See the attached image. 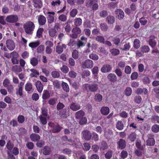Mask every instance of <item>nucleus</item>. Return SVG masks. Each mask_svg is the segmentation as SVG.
Masks as SVG:
<instances>
[{"mask_svg":"<svg viewBox=\"0 0 159 159\" xmlns=\"http://www.w3.org/2000/svg\"><path fill=\"white\" fill-rule=\"evenodd\" d=\"M35 28L34 23L31 21H28L23 25L25 32L28 34H32Z\"/></svg>","mask_w":159,"mask_h":159,"instance_id":"1","label":"nucleus"},{"mask_svg":"<svg viewBox=\"0 0 159 159\" xmlns=\"http://www.w3.org/2000/svg\"><path fill=\"white\" fill-rule=\"evenodd\" d=\"M85 6L88 7H91L93 11H96L99 7L97 1L96 0H88L85 3Z\"/></svg>","mask_w":159,"mask_h":159,"instance_id":"2","label":"nucleus"},{"mask_svg":"<svg viewBox=\"0 0 159 159\" xmlns=\"http://www.w3.org/2000/svg\"><path fill=\"white\" fill-rule=\"evenodd\" d=\"M84 89L85 90H89L91 92H95L98 89V85L95 83L85 84H84Z\"/></svg>","mask_w":159,"mask_h":159,"instance_id":"3","label":"nucleus"},{"mask_svg":"<svg viewBox=\"0 0 159 159\" xmlns=\"http://www.w3.org/2000/svg\"><path fill=\"white\" fill-rule=\"evenodd\" d=\"M48 125L52 128V132L53 133H56L60 132L63 129L58 124H55L53 123H49Z\"/></svg>","mask_w":159,"mask_h":159,"instance_id":"4","label":"nucleus"},{"mask_svg":"<svg viewBox=\"0 0 159 159\" xmlns=\"http://www.w3.org/2000/svg\"><path fill=\"white\" fill-rule=\"evenodd\" d=\"M81 31L80 28L75 27L72 29V33L70 34V37L73 39H76L78 38V34L81 33Z\"/></svg>","mask_w":159,"mask_h":159,"instance_id":"5","label":"nucleus"},{"mask_svg":"<svg viewBox=\"0 0 159 159\" xmlns=\"http://www.w3.org/2000/svg\"><path fill=\"white\" fill-rule=\"evenodd\" d=\"M18 20V18L16 15H11L8 16L6 18V21L8 23H15Z\"/></svg>","mask_w":159,"mask_h":159,"instance_id":"6","label":"nucleus"},{"mask_svg":"<svg viewBox=\"0 0 159 159\" xmlns=\"http://www.w3.org/2000/svg\"><path fill=\"white\" fill-rule=\"evenodd\" d=\"M147 137L148 139L146 141L147 145L149 146L154 145L155 144L154 135L152 134H149L148 135Z\"/></svg>","mask_w":159,"mask_h":159,"instance_id":"7","label":"nucleus"},{"mask_svg":"<svg viewBox=\"0 0 159 159\" xmlns=\"http://www.w3.org/2000/svg\"><path fill=\"white\" fill-rule=\"evenodd\" d=\"M81 135L85 140L89 141L92 138V134L89 131L85 130L83 131L81 133Z\"/></svg>","mask_w":159,"mask_h":159,"instance_id":"8","label":"nucleus"},{"mask_svg":"<svg viewBox=\"0 0 159 159\" xmlns=\"http://www.w3.org/2000/svg\"><path fill=\"white\" fill-rule=\"evenodd\" d=\"M11 61L13 64H17L19 63L18 58L19 57V54L16 51H13L11 52Z\"/></svg>","mask_w":159,"mask_h":159,"instance_id":"9","label":"nucleus"},{"mask_svg":"<svg viewBox=\"0 0 159 159\" xmlns=\"http://www.w3.org/2000/svg\"><path fill=\"white\" fill-rule=\"evenodd\" d=\"M51 94V91L47 89L44 90L43 91L42 95L43 102L49 99L52 96Z\"/></svg>","mask_w":159,"mask_h":159,"instance_id":"10","label":"nucleus"},{"mask_svg":"<svg viewBox=\"0 0 159 159\" xmlns=\"http://www.w3.org/2000/svg\"><path fill=\"white\" fill-rule=\"evenodd\" d=\"M82 65L84 67L88 69L92 68L93 65V61L90 59L86 60L82 63Z\"/></svg>","mask_w":159,"mask_h":159,"instance_id":"11","label":"nucleus"},{"mask_svg":"<svg viewBox=\"0 0 159 159\" xmlns=\"http://www.w3.org/2000/svg\"><path fill=\"white\" fill-rule=\"evenodd\" d=\"M37 17L39 25H43L45 24L46 22V19L44 16L39 15L37 16Z\"/></svg>","mask_w":159,"mask_h":159,"instance_id":"12","label":"nucleus"},{"mask_svg":"<svg viewBox=\"0 0 159 159\" xmlns=\"http://www.w3.org/2000/svg\"><path fill=\"white\" fill-rule=\"evenodd\" d=\"M84 35H83L81 38L80 40H87L91 34V30L89 29H84L83 30Z\"/></svg>","mask_w":159,"mask_h":159,"instance_id":"13","label":"nucleus"},{"mask_svg":"<svg viewBox=\"0 0 159 159\" xmlns=\"http://www.w3.org/2000/svg\"><path fill=\"white\" fill-rule=\"evenodd\" d=\"M70 108L73 111H76L80 109L81 106L78 103L73 102L70 104Z\"/></svg>","mask_w":159,"mask_h":159,"instance_id":"14","label":"nucleus"},{"mask_svg":"<svg viewBox=\"0 0 159 159\" xmlns=\"http://www.w3.org/2000/svg\"><path fill=\"white\" fill-rule=\"evenodd\" d=\"M6 44L7 48L10 51L13 50L15 48V44L13 40H7Z\"/></svg>","mask_w":159,"mask_h":159,"instance_id":"15","label":"nucleus"},{"mask_svg":"<svg viewBox=\"0 0 159 159\" xmlns=\"http://www.w3.org/2000/svg\"><path fill=\"white\" fill-rule=\"evenodd\" d=\"M115 13L116 17L120 20L123 19L124 17V13L123 11L120 9H118L116 10Z\"/></svg>","mask_w":159,"mask_h":159,"instance_id":"16","label":"nucleus"},{"mask_svg":"<svg viewBox=\"0 0 159 159\" xmlns=\"http://www.w3.org/2000/svg\"><path fill=\"white\" fill-rule=\"evenodd\" d=\"M34 7L40 8L43 6V3L41 0H32Z\"/></svg>","mask_w":159,"mask_h":159,"instance_id":"17","label":"nucleus"},{"mask_svg":"<svg viewBox=\"0 0 159 159\" xmlns=\"http://www.w3.org/2000/svg\"><path fill=\"white\" fill-rule=\"evenodd\" d=\"M118 147L120 149H124L126 147V143L125 140L120 139L117 143Z\"/></svg>","mask_w":159,"mask_h":159,"instance_id":"18","label":"nucleus"},{"mask_svg":"<svg viewBox=\"0 0 159 159\" xmlns=\"http://www.w3.org/2000/svg\"><path fill=\"white\" fill-rule=\"evenodd\" d=\"M30 138L33 142H38L40 139V137L38 134L33 133L30 135Z\"/></svg>","mask_w":159,"mask_h":159,"instance_id":"19","label":"nucleus"},{"mask_svg":"<svg viewBox=\"0 0 159 159\" xmlns=\"http://www.w3.org/2000/svg\"><path fill=\"white\" fill-rule=\"evenodd\" d=\"M35 86L38 92L41 93L43 89V85L40 81H37L35 83Z\"/></svg>","mask_w":159,"mask_h":159,"instance_id":"20","label":"nucleus"},{"mask_svg":"<svg viewBox=\"0 0 159 159\" xmlns=\"http://www.w3.org/2000/svg\"><path fill=\"white\" fill-rule=\"evenodd\" d=\"M148 93V90L147 89L145 88H138L136 91V93L138 95H141L143 93L146 95Z\"/></svg>","mask_w":159,"mask_h":159,"instance_id":"21","label":"nucleus"},{"mask_svg":"<svg viewBox=\"0 0 159 159\" xmlns=\"http://www.w3.org/2000/svg\"><path fill=\"white\" fill-rule=\"evenodd\" d=\"M59 113L58 114L60 117L63 118H66L67 117V109L66 108L63 109L59 111Z\"/></svg>","mask_w":159,"mask_h":159,"instance_id":"22","label":"nucleus"},{"mask_svg":"<svg viewBox=\"0 0 159 159\" xmlns=\"http://www.w3.org/2000/svg\"><path fill=\"white\" fill-rule=\"evenodd\" d=\"M85 114V112L83 111L80 110L75 113V116L76 119H80L82 117H84Z\"/></svg>","mask_w":159,"mask_h":159,"instance_id":"23","label":"nucleus"},{"mask_svg":"<svg viewBox=\"0 0 159 159\" xmlns=\"http://www.w3.org/2000/svg\"><path fill=\"white\" fill-rule=\"evenodd\" d=\"M73 142H71L70 145L75 147V148H80L82 146V144L80 141L73 140Z\"/></svg>","mask_w":159,"mask_h":159,"instance_id":"24","label":"nucleus"},{"mask_svg":"<svg viewBox=\"0 0 159 159\" xmlns=\"http://www.w3.org/2000/svg\"><path fill=\"white\" fill-rule=\"evenodd\" d=\"M66 45L64 44H63L62 46L57 45L56 48V51L58 54L61 53L63 51V48H66Z\"/></svg>","mask_w":159,"mask_h":159,"instance_id":"25","label":"nucleus"},{"mask_svg":"<svg viewBox=\"0 0 159 159\" xmlns=\"http://www.w3.org/2000/svg\"><path fill=\"white\" fill-rule=\"evenodd\" d=\"M42 152L43 155H49L51 152V149L48 146H45L43 147Z\"/></svg>","mask_w":159,"mask_h":159,"instance_id":"26","label":"nucleus"},{"mask_svg":"<svg viewBox=\"0 0 159 159\" xmlns=\"http://www.w3.org/2000/svg\"><path fill=\"white\" fill-rule=\"evenodd\" d=\"M12 71L15 72H20L22 71V68L20 66L15 65L11 68Z\"/></svg>","mask_w":159,"mask_h":159,"instance_id":"27","label":"nucleus"},{"mask_svg":"<svg viewBox=\"0 0 159 159\" xmlns=\"http://www.w3.org/2000/svg\"><path fill=\"white\" fill-rule=\"evenodd\" d=\"M116 127L119 130H122L123 129L124 127V124L122 121H118L116 125Z\"/></svg>","mask_w":159,"mask_h":159,"instance_id":"28","label":"nucleus"},{"mask_svg":"<svg viewBox=\"0 0 159 159\" xmlns=\"http://www.w3.org/2000/svg\"><path fill=\"white\" fill-rule=\"evenodd\" d=\"M38 63V59L35 57H33L30 59V63L33 66H36Z\"/></svg>","mask_w":159,"mask_h":159,"instance_id":"29","label":"nucleus"},{"mask_svg":"<svg viewBox=\"0 0 159 159\" xmlns=\"http://www.w3.org/2000/svg\"><path fill=\"white\" fill-rule=\"evenodd\" d=\"M74 24L76 27H78L82 24V21L80 18H76L74 20Z\"/></svg>","mask_w":159,"mask_h":159,"instance_id":"30","label":"nucleus"},{"mask_svg":"<svg viewBox=\"0 0 159 159\" xmlns=\"http://www.w3.org/2000/svg\"><path fill=\"white\" fill-rule=\"evenodd\" d=\"M44 31L43 28H39L37 30L36 33V37L38 38H40L42 37V34Z\"/></svg>","mask_w":159,"mask_h":159,"instance_id":"31","label":"nucleus"},{"mask_svg":"<svg viewBox=\"0 0 159 159\" xmlns=\"http://www.w3.org/2000/svg\"><path fill=\"white\" fill-rule=\"evenodd\" d=\"M62 87L63 90L66 92H69L70 91V88L68 84L65 82H62Z\"/></svg>","mask_w":159,"mask_h":159,"instance_id":"32","label":"nucleus"},{"mask_svg":"<svg viewBox=\"0 0 159 159\" xmlns=\"http://www.w3.org/2000/svg\"><path fill=\"white\" fill-rule=\"evenodd\" d=\"M30 71L32 73L30 74V76L31 77H37V75H39V73L35 69H32L30 70Z\"/></svg>","mask_w":159,"mask_h":159,"instance_id":"33","label":"nucleus"},{"mask_svg":"<svg viewBox=\"0 0 159 159\" xmlns=\"http://www.w3.org/2000/svg\"><path fill=\"white\" fill-rule=\"evenodd\" d=\"M101 112L103 115H106L109 112V109L108 107H102L101 109Z\"/></svg>","mask_w":159,"mask_h":159,"instance_id":"34","label":"nucleus"},{"mask_svg":"<svg viewBox=\"0 0 159 159\" xmlns=\"http://www.w3.org/2000/svg\"><path fill=\"white\" fill-rule=\"evenodd\" d=\"M136 134L135 132L131 133L129 136L128 138L131 142H134L136 139Z\"/></svg>","mask_w":159,"mask_h":159,"instance_id":"35","label":"nucleus"},{"mask_svg":"<svg viewBox=\"0 0 159 159\" xmlns=\"http://www.w3.org/2000/svg\"><path fill=\"white\" fill-rule=\"evenodd\" d=\"M46 116H39V117L41 123L43 125H45L47 123Z\"/></svg>","mask_w":159,"mask_h":159,"instance_id":"36","label":"nucleus"},{"mask_svg":"<svg viewBox=\"0 0 159 159\" xmlns=\"http://www.w3.org/2000/svg\"><path fill=\"white\" fill-rule=\"evenodd\" d=\"M40 44L39 40L35 42H32L29 44V46L32 48H34L38 47Z\"/></svg>","mask_w":159,"mask_h":159,"instance_id":"37","label":"nucleus"},{"mask_svg":"<svg viewBox=\"0 0 159 159\" xmlns=\"http://www.w3.org/2000/svg\"><path fill=\"white\" fill-rule=\"evenodd\" d=\"M141 50L144 53L148 52L150 50L149 47L146 45L142 46L140 48Z\"/></svg>","mask_w":159,"mask_h":159,"instance_id":"38","label":"nucleus"},{"mask_svg":"<svg viewBox=\"0 0 159 159\" xmlns=\"http://www.w3.org/2000/svg\"><path fill=\"white\" fill-rule=\"evenodd\" d=\"M109 70V65H104L101 68V71L103 73H107Z\"/></svg>","mask_w":159,"mask_h":159,"instance_id":"39","label":"nucleus"},{"mask_svg":"<svg viewBox=\"0 0 159 159\" xmlns=\"http://www.w3.org/2000/svg\"><path fill=\"white\" fill-rule=\"evenodd\" d=\"M110 52L111 54L114 56H116L119 55L120 51L119 50L117 49H112L110 50Z\"/></svg>","mask_w":159,"mask_h":159,"instance_id":"40","label":"nucleus"},{"mask_svg":"<svg viewBox=\"0 0 159 159\" xmlns=\"http://www.w3.org/2000/svg\"><path fill=\"white\" fill-rule=\"evenodd\" d=\"M65 105L62 103L59 102L57 105V109L58 111H59L63 109L65 107Z\"/></svg>","mask_w":159,"mask_h":159,"instance_id":"41","label":"nucleus"},{"mask_svg":"<svg viewBox=\"0 0 159 159\" xmlns=\"http://www.w3.org/2000/svg\"><path fill=\"white\" fill-rule=\"evenodd\" d=\"M57 31L54 29H51L49 30V34L52 37H54L56 35Z\"/></svg>","mask_w":159,"mask_h":159,"instance_id":"42","label":"nucleus"},{"mask_svg":"<svg viewBox=\"0 0 159 159\" xmlns=\"http://www.w3.org/2000/svg\"><path fill=\"white\" fill-rule=\"evenodd\" d=\"M25 89L27 91H30L32 89V85L31 83H27L25 85Z\"/></svg>","mask_w":159,"mask_h":159,"instance_id":"43","label":"nucleus"},{"mask_svg":"<svg viewBox=\"0 0 159 159\" xmlns=\"http://www.w3.org/2000/svg\"><path fill=\"white\" fill-rule=\"evenodd\" d=\"M58 19L62 22H65L67 19V16L66 15L62 14L59 16L58 18Z\"/></svg>","mask_w":159,"mask_h":159,"instance_id":"44","label":"nucleus"},{"mask_svg":"<svg viewBox=\"0 0 159 159\" xmlns=\"http://www.w3.org/2000/svg\"><path fill=\"white\" fill-rule=\"evenodd\" d=\"M132 93V89L130 87H127L125 90V93L126 96H129L131 95Z\"/></svg>","mask_w":159,"mask_h":159,"instance_id":"45","label":"nucleus"},{"mask_svg":"<svg viewBox=\"0 0 159 159\" xmlns=\"http://www.w3.org/2000/svg\"><path fill=\"white\" fill-rule=\"evenodd\" d=\"M152 130L154 133H158L159 131V125L157 124L154 125L152 127Z\"/></svg>","mask_w":159,"mask_h":159,"instance_id":"46","label":"nucleus"},{"mask_svg":"<svg viewBox=\"0 0 159 159\" xmlns=\"http://www.w3.org/2000/svg\"><path fill=\"white\" fill-rule=\"evenodd\" d=\"M117 80V77L114 74L110 73V81L111 82H114Z\"/></svg>","mask_w":159,"mask_h":159,"instance_id":"47","label":"nucleus"},{"mask_svg":"<svg viewBox=\"0 0 159 159\" xmlns=\"http://www.w3.org/2000/svg\"><path fill=\"white\" fill-rule=\"evenodd\" d=\"M80 119L79 124L80 125H82L87 123V120L85 117H83Z\"/></svg>","mask_w":159,"mask_h":159,"instance_id":"48","label":"nucleus"},{"mask_svg":"<svg viewBox=\"0 0 159 159\" xmlns=\"http://www.w3.org/2000/svg\"><path fill=\"white\" fill-rule=\"evenodd\" d=\"M102 97L101 95L99 93L96 94L95 96V100L98 102H100L102 101Z\"/></svg>","mask_w":159,"mask_h":159,"instance_id":"49","label":"nucleus"},{"mask_svg":"<svg viewBox=\"0 0 159 159\" xmlns=\"http://www.w3.org/2000/svg\"><path fill=\"white\" fill-rule=\"evenodd\" d=\"M8 92L10 93H12L14 90V87L13 85L9 84L6 87Z\"/></svg>","mask_w":159,"mask_h":159,"instance_id":"50","label":"nucleus"},{"mask_svg":"<svg viewBox=\"0 0 159 159\" xmlns=\"http://www.w3.org/2000/svg\"><path fill=\"white\" fill-rule=\"evenodd\" d=\"M26 147L30 150H32L34 147V144L33 142H29L26 144Z\"/></svg>","mask_w":159,"mask_h":159,"instance_id":"51","label":"nucleus"},{"mask_svg":"<svg viewBox=\"0 0 159 159\" xmlns=\"http://www.w3.org/2000/svg\"><path fill=\"white\" fill-rule=\"evenodd\" d=\"M62 152L65 154L70 155L71 154L72 151L70 149L66 148L63 150Z\"/></svg>","mask_w":159,"mask_h":159,"instance_id":"52","label":"nucleus"},{"mask_svg":"<svg viewBox=\"0 0 159 159\" xmlns=\"http://www.w3.org/2000/svg\"><path fill=\"white\" fill-rule=\"evenodd\" d=\"M100 27L103 31H106L108 29V26L106 24L101 23L100 25Z\"/></svg>","mask_w":159,"mask_h":159,"instance_id":"53","label":"nucleus"},{"mask_svg":"<svg viewBox=\"0 0 159 159\" xmlns=\"http://www.w3.org/2000/svg\"><path fill=\"white\" fill-rule=\"evenodd\" d=\"M138 68L139 72L142 73L144 70L145 71H146V70H144V66L142 64H139L138 65Z\"/></svg>","mask_w":159,"mask_h":159,"instance_id":"54","label":"nucleus"},{"mask_svg":"<svg viewBox=\"0 0 159 159\" xmlns=\"http://www.w3.org/2000/svg\"><path fill=\"white\" fill-rule=\"evenodd\" d=\"M142 100V98L140 96H137L134 98V101L136 103L139 104L141 103Z\"/></svg>","mask_w":159,"mask_h":159,"instance_id":"55","label":"nucleus"},{"mask_svg":"<svg viewBox=\"0 0 159 159\" xmlns=\"http://www.w3.org/2000/svg\"><path fill=\"white\" fill-rule=\"evenodd\" d=\"M61 70L63 73H68L69 70L68 67L66 65H63L62 67L61 68Z\"/></svg>","mask_w":159,"mask_h":159,"instance_id":"56","label":"nucleus"},{"mask_svg":"<svg viewBox=\"0 0 159 159\" xmlns=\"http://www.w3.org/2000/svg\"><path fill=\"white\" fill-rule=\"evenodd\" d=\"M72 57L76 59L78 57V52L76 50H74L72 54Z\"/></svg>","mask_w":159,"mask_h":159,"instance_id":"57","label":"nucleus"},{"mask_svg":"<svg viewBox=\"0 0 159 159\" xmlns=\"http://www.w3.org/2000/svg\"><path fill=\"white\" fill-rule=\"evenodd\" d=\"M78 13V10L76 9H73L70 13V16L73 17L75 16Z\"/></svg>","mask_w":159,"mask_h":159,"instance_id":"58","label":"nucleus"},{"mask_svg":"<svg viewBox=\"0 0 159 159\" xmlns=\"http://www.w3.org/2000/svg\"><path fill=\"white\" fill-rule=\"evenodd\" d=\"M25 120V117L23 115H19L17 117L18 121L20 123H22Z\"/></svg>","mask_w":159,"mask_h":159,"instance_id":"59","label":"nucleus"},{"mask_svg":"<svg viewBox=\"0 0 159 159\" xmlns=\"http://www.w3.org/2000/svg\"><path fill=\"white\" fill-rule=\"evenodd\" d=\"M57 99L55 98H51L48 101V103L50 105H54L55 104Z\"/></svg>","mask_w":159,"mask_h":159,"instance_id":"60","label":"nucleus"},{"mask_svg":"<svg viewBox=\"0 0 159 159\" xmlns=\"http://www.w3.org/2000/svg\"><path fill=\"white\" fill-rule=\"evenodd\" d=\"M89 57L90 58L94 60H97L99 58L98 56L97 55L93 53L90 54L89 56Z\"/></svg>","mask_w":159,"mask_h":159,"instance_id":"61","label":"nucleus"},{"mask_svg":"<svg viewBox=\"0 0 159 159\" xmlns=\"http://www.w3.org/2000/svg\"><path fill=\"white\" fill-rule=\"evenodd\" d=\"M83 149L84 151H88L91 148V146L88 143H85L83 144Z\"/></svg>","mask_w":159,"mask_h":159,"instance_id":"62","label":"nucleus"},{"mask_svg":"<svg viewBox=\"0 0 159 159\" xmlns=\"http://www.w3.org/2000/svg\"><path fill=\"white\" fill-rule=\"evenodd\" d=\"M48 21V23H52L54 21V18L53 16L48 15L47 17Z\"/></svg>","mask_w":159,"mask_h":159,"instance_id":"63","label":"nucleus"},{"mask_svg":"<svg viewBox=\"0 0 159 159\" xmlns=\"http://www.w3.org/2000/svg\"><path fill=\"white\" fill-rule=\"evenodd\" d=\"M131 72V67L129 66H125V72L127 74H129Z\"/></svg>","mask_w":159,"mask_h":159,"instance_id":"64","label":"nucleus"}]
</instances>
